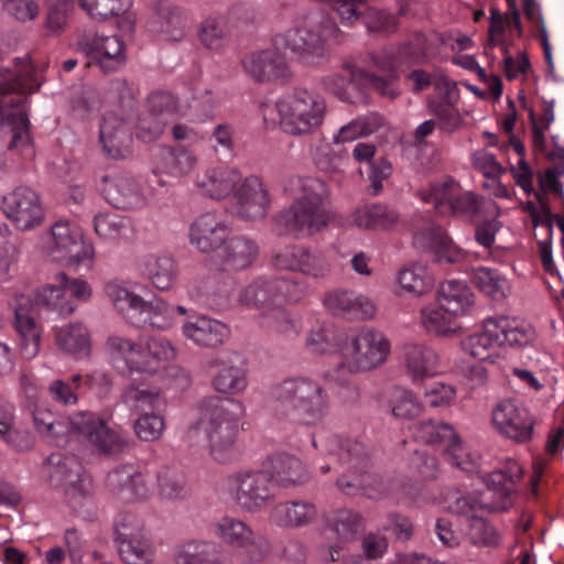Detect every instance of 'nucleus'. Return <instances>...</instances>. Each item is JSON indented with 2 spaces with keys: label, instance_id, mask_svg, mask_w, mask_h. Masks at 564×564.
<instances>
[{
  "label": "nucleus",
  "instance_id": "16",
  "mask_svg": "<svg viewBox=\"0 0 564 564\" xmlns=\"http://www.w3.org/2000/svg\"><path fill=\"white\" fill-rule=\"evenodd\" d=\"M79 47L88 57L87 65L95 64L104 73L118 70L126 63L124 46L117 35L87 32L82 36Z\"/></svg>",
  "mask_w": 564,
  "mask_h": 564
},
{
  "label": "nucleus",
  "instance_id": "10",
  "mask_svg": "<svg viewBox=\"0 0 564 564\" xmlns=\"http://www.w3.org/2000/svg\"><path fill=\"white\" fill-rule=\"evenodd\" d=\"M307 284L293 278L258 279L238 292V302L260 313L278 305L300 302L307 294Z\"/></svg>",
  "mask_w": 564,
  "mask_h": 564
},
{
  "label": "nucleus",
  "instance_id": "42",
  "mask_svg": "<svg viewBox=\"0 0 564 564\" xmlns=\"http://www.w3.org/2000/svg\"><path fill=\"white\" fill-rule=\"evenodd\" d=\"M57 347L75 358L87 357L90 352L88 329L82 323H74L58 328L55 333Z\"/></svg>",
  "mask_w": 564,
  "mask_h": 564
},
{
  "label": "nucleus",
  "instance_id": "13",
  "mask_svg": "<svg viewBox=\"0 0 564 564\" xmlns=\"http://www.w3.org/2000/svg\"><path fill=\"white\" fill-rule=\"evenodd\" d=\"M68 424L70 432L83 435L100 454L113 456L127 448V442L90 411L73 413L68 417Z\"/></svg>",
  "mask_w": 564,
  "mask_h": 564
},
{
  "label": "nucleus",
  "instance_id": "62",
  "mask_svg": "<svg viewBox=\"0 0 564 564\" xmlns=\"http://www.w3.org/2000/svg\"><path fill=\"white\" fill-rule=\"evenodd\" d=\"M128 228V220L112 214H98L94 218L95 232L105 240L113 241L121 238Z\"/></svg>",
  "mask_w": 564,
  "mask_h": 564
},
{
  "label": "nucleus",
  "instance_id": "57",
  "mask_svg": "<svg viewBox=\"0 0 564 564\" xmlns=\"http://www.w3.org/2000/svg\"><path fill=\"white\" fill-rule=\"evenodd\" d=\"M296 272L315 280L324 279L330 272V262L321 250L304 247Z\"/></svg>",
  "mask_w": 564,
  "mask_h": 564
},
{
  "label": "nucleus",
  "instance_id": "56",
  "mask_svg": "<svg viewBox=\"0 0 564 564\" xmlns=\"http://www.w3.org/2000/svg\"><path fill=\"white\" fill-rule=\"evenodd\" d=\"M417 436L426 444L440 446L443 452L458 437L452 425L432 420L420 423Z\"/></svg>",
  "mask_w": 564,
  "mask_h": 564
},
{
  "label": "nucleus",
  "instance_id": "51",
  "mask_svg": "<svg viewBox=\"0 0 564 564\" xmlns=\"http://www.w3.org/2000/svg\"><path fill=\"white\" fill-rule=\"evenodd\" d=\"M471 282L482 293L496 301L505 299L509 289L508 281L503 276L485 267H479L473 271Z\"/></svg>",
  "mask_w": 564,
  "mask_h": 564
},
{
  "label": "nucleus",
  "instance_id": "40",
  "mask_svg": "<svg viewBox=\"0 0 564 564\" xmlns=\"http://www.w3.org/2000/svg\"><path fill=\"white\" fill-rule=\"evenodd\" d=\"M175 564H225L220 547L213 541H186L174 553Z\"/></svg>",
  "mask_w": 564,
  "mask_h": 564
},
{
  "label": "nucleus",
  "instance_id": "50",
  "mask_svg": "<svg viewBox=\"0 0 564 564\" xmlns=\"http://www.w3.org/2000/svg\"><path fill=\"white\" fill-rule=\"evenodd\" d=\"M214 532L224 543L240 547L250 541L253 531L240 519L223 517L215 523Z\"/></svg>",
  "mask_w": 564,
  "mask_h": 564
},
{
  "label": "nucleus",
  "instance_id": "23",
  "mask_svg": "<svg viewBox=\"0 0 564 564\" xmlns=\"http://www.w3.org/2000/svg\"><path fill=\"white\" fill-rule=\"evenodd\" d=\"M210 367H219L212 384L225 394H237L248 386L247 368L243 358L237 352H221L210 360Z\"/></svg>",
  "mask_w": 564,
  "mask_h": 564
},
{
  "label": "nucleus",
  "instance_id": "43",
  "mask_svg": "<svg viewBox=\"0 0 564 564\" xmlns=\"http://www.w3.org/2000/svg\"><path fill=\"white\" fill-rule=\"evenodd\" d=\"M459 187L454 178L446 176L431 182L426 188L419 189L417 196L422 202L432 204L437 213L446 214Z\"/></svg>",
  "mask_w": 564,
  "mask_h": 564
},
{
  "label": "nucleus",
  "instance_id": "9",
  "mask_svg": "<svg viewBox=\"0 0 564 564\" xmlns=\"http://www.w3.org/2000/svg\"><path fill=\"white\" fill-rule=\"evenodd\" d=\"M225 490L242 511L259 512L275 499L272 475L264 469H241L227 476Z\"/></svg>",
  "mask_w": 564,
  "mask_h": 564
},
{
  "label": "nucleus",
  "instance_id": "33",
  "mask_svg": "<svg viewBox=\"0 0 564 564\" xmlns=\"http://www.w3.org/2000/svg\"><path fill=\"white\" fill-rule=\"evenodd\" d=\"M259 247L256 241L245 236L227 238L217 252L220 269L239 271L250 267L257 259Z\"/></svg>",
  "mask_w": 564,
  "mask_h": 564
},
{
  "label": "nucleus",
  "instance_id": "38",
  "mask_svg": "<svg viewBox=\"0 0 564 564\" xmlns=\"http://www.w3.org/2000/svg\"><path fill=\"white\" fill-rule=\"evenodd\" d=\"M140 272L144 279L158 290H169L178 273L177 263L169 254H149L140 263Z\"/></svg>",
  "mask_w": 564,
  "mask_h": 564
},
{
  "label": "nucleus",
  "instance_id": "6",
  "mask_svg": "<svg viewBox=\"0 0 564 564\" xmlns=\"http://www.w3.org/2000/svg\"><path fill=\"white\" fill-rule=\"evenodd\" d=\"M532 330L506 316L489 317L484 322L482 330L462 340V349L475 359L494 362L498 348L502 346H523L532 339Z\"/></svg>",
  "mask_w": 564,
  "mask_h": 564
},
{
  "label": "nucleus",
  "instance_id": "27",
  "mask_svg": "<svg viewBox=\"0 0 564 564\" xmlns=\"http://www.w3.org/2000/svg\"><path fill=\"white\" fill-rule=\"evenodd\" d=\"M324 304L334 315L350 319H369L376 314V305L364 294L337 290L326 295Z\"/></svg>",
  "mask_w": 564,
  "mask_h": 564
},
{
  "label": "nucleus",
  "instance_id": "31",
  "mask_svg": "<svg viewBox=\"0 0 564 564\" xmlns=\"http://www.w3.org/2000/svg\"><path fill=\"white\" fill-rule=\"evenodd\" d=\"M134 360L137 372L155 373L176 356V350L165 337H145L139 343Z\"/></svg>",
  "mask_w": 564,
  "mask_h": 564
},
{
  "label": "nucleus",
  "instance_id": "7",
  "mask_svg": "<svg viewBox=\"0 0 564 564\" xmlns=\"http://www.w3.org/2000/svg\"><path fill=\"white\" fill-rule=\"evenodd\" d=\"M105 292L117 312L133 326L149 325L165 329L172 325L175 308L162 299L144 301L142 296L116 282L107 283Z\"/></svg>",
  "mask_w": 564,
  "mask_h": 564
},
{
  "label": "nucleus",
  "instance_id": "48",
  "mask_svg": "<svg viewBox=\"0 0 564 564\" xmlns=\"http://www.w3.org/2000/svg\"><path fill=\"white\" fill-rule=\"evenodd\" d=\"M159 495L165 500L187 498L188 488L184 473L175 467L164 466L156 474Z\"/></svg>",
  "mask_w": 564,
  "mask_h": 564
},
{
  "label": "nucleus",
  "instance_id": "11",
  "mask_svg": "<svg viewBox=\"0 0 564 564\" xmlns=\"http://www.w3.org/2000/svg\"><path fill=\"white\" fill-rule=\"evenodd\" d=\"M390 341L380 330L364 327L348 335L340 346L343 365L350 372L368 371L386 362Z\"/></svg>",
  "mask_w": 564,
  "mask_h": 564
},
{
  "label": "nucleus",
  "instance_id": "32",
  "mask_svg": "<svg viewBox=\"0 0 564 564\" xmlns=\"http://www.w3.org/2000/svg\"><path fill=\"white\" fill-rule=\"evenodd\" d=\"M401 360L413 381L431 377L437 371V354L421 341H405L402 346Z\"/></svg>",
  "mask_w": 564,
  "mask_h": 564
},
{
  "label": "nucleus",
  "instance_id": "17",
  "mask_svg": "<svg viewBox=\"0 0 564 564\" xmlns=\"http://www.w3.org/2000/svg\"><path fill=\"white\" fill-rule=\"evenodd\" d=\"M492 423L500 434L523 444L531 441L535 420L523 405L513 400H503L492 410Z\"/></svg>",
  "mask_w": 564,
  "mask_h": 564
},
{
  "label": "nucleus",
  "instance_id": "28",
  "mask_svg": "<svg viewBox=\"0 0 564 564\" xmlns=\"http://www.w3.org/2000/svg\"><path fill=\"white\" fill-rule=\"evenodd\" d=\"M228 236L227 225L210 213L200 215L189 229L191 243L204 253L219 251Z\"/></svg>",
  "mask_w": 564,
  "mask_h": 564
},
{
  "label": "nucleus",
  "instance_id": "61",
  "mask_svg": "<svg viewBox=\"0 0 564 564\" xmlns=\"http://www.w3.org/2000/svg\"><path fill=\"white\" fill-rule=\"evenodd\" d=\"M372 65L380 72L384 73L383 76L376 75L379 79H389L388 85H386V89H381L378 87H371L380 95L386 96L388 98H395L399 95V90L395 87L397 74L394 72V62L392 55L389 52L382 51L378 53L371 54Z\"/></svg>",
  "mask_w": 564,
  "mask_h": 564
},
{
  "label": "nucleus",
  "instance_id": "44",
  "mask_svg": "<svg viewBox=\"0 0 564 564\" xmlns=\"http://www.w3.org/2000/svg\"><path fill=\"white\" fill-rule=\"evenodd\" d=\"M523 476V468L512 458H507L501 468L491 471L485 478L487 487L501 498H507L516 490V485Z\"/></svg>",
  "mask_w": 564,
  "mask_h": 564
},
{
  "label": "nucleus",
  "instance_id": "37",
  "mask_svg": "<svg viewBox=\"0 0 564 564\" xmlns=\"http://www.w3.org/2000/svg\"><path fill=\"white\" fill-rule=\"evenodd\" d=\"M317 517L316 506L306 500H291L275 505L271 510L272 520L282 528L306 527Z\"/></svg>",
  "mask_w": 564,
  "mask_h": 564
},
{
  "label": "nucleus",
  "instance_id": "52",
  "mask_svg": "<svg viewBox=\"0 0 564 564\" xmlns=\"http://www.w3.org/2000/svg\"><path fill=\"white\" fill-rule=\"evenodd\" d=\"M160 158L162 170L173 176H183L189 173L197 162L196 156L184 148L163 149Z\"/></svg>",
  "mask_w": 564,
  "mask_h": 564
},
{
  "label": "nucleus",
  "instance_id": "55",
  "mask_svg": "<svg viewBox=\"0 0 564 564\" xmlns=\"http://www.w3.org/2000/svg\"><path fill=\"white\" fill-rule=\"evenodd\" d=\"M382 119L377 115L359 117L343 126L334 135V142L346 143L359 137L372 134L380 126Z\"/></svg>",
  "mask_w": 564,
  "mask_h": 564
},
{
  "label": "nucleus",
  "instance_id": "4",
  "mask_svg": "<svg viewBox=\"0 0 564 564\" xmlns=\"http://www.w3.org/2000/svg\"><path fill=\"white\" fill-rule=\"evenodd\" d=\"M341 34L335 20L322 9L303 10L294 25L274 36L278 48L290 51L292 57L303 66L317 67L330 59L327 42Z\"/></svg>",
  "mask_w": 564,
  "mask_h": 564
},
{
  "label": "nucleus",
  "instance_id": "63",
  "mask_svg": "<svg viewBox=\"0 0 564 564\" xmlns=\"http://www.w3.org/2000/svg\"><path fill=\"white\" fill-rule=\"evenodd\" d=\"M104 100L118 105L124 113L132 111L135 105L133 90L123 78H115L108 83L104 91Z\"/></svg>",
  "mask_w": 564,
  "mask_h": 564
},
{
  "label": "nucleus",
  "instance_id": "22",
  "mask_svg": "<svg viewBox=\"0 0 564 564\" xmlns=\"http://www.w3.org/2000/svg\"><path fill=\"white\" fill-rule=\"evenodd\" d=\"M108 491L123 502L147 499L151 495L148 476L133 465L113 468L106 477Z\"/></svg>",
  "mask_w": 564,
  "mask_h": 564
},
{
  "label": "nucleus",
  "instance_id": "26",
  "mask_svg": "<svg viewBox=\"0 0 564 564\" xmlns=\"http://www.w3.org/2000/svg\"><path fill=\"white\" fill-rule=\"evenodd\" d=\"M14 327L20 336L21 354L26 359L34 358L40 350L41 330L33 316V303L29 296L17 299Z\"/></svg>",
  "mask_w": 564,
  "mask_h": 564
},
{
  "label": "nucleus",
  "instance_id": "20",
  "mask_svg": "<svg viewBox=\"0 0 564 564\" xmlns=\"http://www.w3.org/2000/svg\"><path fill=\"white\" fill-rule=\"evenodd\" d=\"M95 186L105 200L118 209H132L144 203L139 185L129 175L102 174L96 176Z\"/></svg>",
  "mask_w": 564,
  "mask_h": 564
},
{
  "label": "nucleus",
  "instance_id": "64",
  "mask_svg": "<svg viewBox=\"0 0 564 564\" xmlns=\"http://www.w3.org/2000/svg\"><path fill=\"white\" fill-rule=\"evenodd\" d=\"M80 7L95 19H108L124 13L132 0H79Z\"/></svg>",
  "mask_w": 564,
  "mask_h": 564
},
{
  "label": "nucleus",
  "instance_id": "12",
  "mask_svg": "<svg viewBox=\"0 0 564 564\" xmlns=\"http://www.w3.org/2000/svg\"><path fill=\"white\" fill-rule=\"evenodd\" d=\"M47 466L52 486L63 488L72 507L75 508L83 499L93 495V480L84 473L83 466L75 457L52 454L47 459Z\"/></svg>",
  "mask_w": 564,
  "mask_h": 564
},
{
  "label": "nucleus",
  "instance_id": "35",
  "mask_svg": "<svg viewBox=\"0 0 564 564\" xmlns=\"http://www.w3.org/2000/svg\"><path fill=\"white\" fill-rule=\"evenodd\" d=\"M182 330L194 344L210 348L221 345L229 336V329L224 323L206 316H197L185 322Z\"/></svg>",
  "mask_w": 564,
  "mask_h": 564
},
{
  "label": "nucleus",
  "instance_id": "5",
  "mask_svg": "<svg viewBox=\"0 0 564 564\" xmlns=\"http://www.w3.org/2000/svg\"><path fill=\"white\" fill-rule=\"evenodd\" d=\"M269 397L280 420L302 426L319 424L328 413L329 397L317 380L291 376L274 382Z\"/></svg>",
  "mask_w": 564,
  "mask_h": 564
},
{
  "label": "nucleus",
  "instance_id": "3",
  "mask_svg": "<svg viewBox=\"0 0 564 564\" xmlns=\"http://www.w3.org/2000/svg\"><path fill=\"white\" fill-rule=\"evenodd\" d=\"M202 416L191 424L186 441L191 446L208 444L212 457L219 463L231 460L236 455L239 421L245 415L243 403L236 399L205 398Z\"/></svg>",
  "mask_w": 564,
  "mask_h": 564
},
{
  "label": "nucleus",
  "instance_id": "19",
  "mask_svg": "<svg viewBox=\"0 0 564 564\" xmlns=\"http://www.w3.org/2000/svg\"><path fill=\"white\" fill-rule=\"evenodd\" d=\"M389 79H379L376 74L357 67L354 63L346 62L341 65V72L333 73L321 78L324 89L334 94L343 101L354 102L351 90H360L364 86L386 89Z\"/></svg>",
  "mask_w": 564,
  "mask_h": 564
},
{
  "label": "nucleus",
  "instance_id": "25",
  "mask_svg": "<svg viewBox=\"0 0 564 564\" xmlns=\"http://www.w3.org/2000/svg\"><path fill=\"white\" fill-rule=\"evenodd\" d=\"M100 141L106 155L123 160L132 154V134L123 116L106 113L100 124Z\"/></svg>",
  "mask_w": 564,
  "mask_h": 564
},
{
  "label": "nucleus",
  "instance_id": "45",
  "mask_svg": "<svg viewBox=\"0 0 564 564\" xmlns=\"http://www.w3.org/2000/svg\"><path fill=\"white\" fill-rule=\"evenodd\" d=\"M437 302L444 306V310L457 316L473 305L474 295L465 283L451 280L441 284Z\"/></svg>",
  "mask_w": 564,
  "mask_h": 564
},
{
  "label": "nucleus",
  "instance_id": "36",
  "mask_svg": "<svg viewBox=\"0 0 564 564\" xmlns=\"http://www.w3.org/2000/svg\"><path fill=\"white\" fill-rule=\"evenodd\" d=\"M241 175L235 167L215 166L206 170L197 181V185L205 196L214 199L227 197L239 187Z\"/></svg>",
  "mask_w": 564,
  "mask_h": 564
},
{
  "label": "nucleus",
  "instance_id": "59",
  "mask_svg": "<svg viewBox=\"0 0 564 564\" xmlns=\"http://www.w3.org/2000/svg\"><path fill=\"white\" fill-rule=\"evenodd\" d=\"M389 408L397 419H413L419 416L422 411V405L416 397L412 392L399 388L391 390Z\"/></svg>",
  "mask_w": 564,
  "mask_h": 564
},
{
  "label": "nucleus",
  "instance_id": "58",
  "mask_svg": "<svg viewBox=\"0 0 564 564\" xmlns=\"http://www.w3.org/2000/svg\"><path fill=\"white\" fill-rule=\"evenodd\" d=\"M400 286L408 293L422 295L433 286V279L424 265L415 264L399 272Z\"/></svg>",
  "mask_w": 564,
  "mask_h": 564
},
{
  "label": "nucleus",
  "instance_id": "1",
  "mask_svg": "<svg viewBox=\"0 0 564 564\" xmlns=\"http://www.w3.org/2000/svg\"><path fill=\"white\" fill-rule=\"evenodd\" d=\"M6 73L8 75L0 83V170L6 165L4 147L23 159H32L35 154L24 102L26 94L40 88L28 65Z\"/></svg>",
  "mask_w": 564,
  "mask_h": 564
},
{
  "label": "nucleus",
  "instance_id": "14",
  "mask_svg": "<svg viewBox=\"0 0 564 564\" xmlns=\"http://www.w3.org/2000/svg\"><path fill=\"white\" fill-rule=\"evenodd\" d=\"M48 254L54 261L79 265L91 261L94 248L84 242L82 232L75 225L61 220L51 228Z\"/></svg>",
  "mask_w": 564,
  "mask_h": 564
},
{
  "label": "nucleus",
  "instance_id": "8",
  "mask_svg": "<svg viewBox=\"0 0 564 564\" xmlns=\"http://www.w3.org/2000/svg\"><path fill=\"white\" fill-rule=\"evenodd\" d=\"M274 107L283 130L294 135L314 132L322 124L326 112L324 98L301 87L280 98Z\"/></svg>",
  "mask_w": 564,
  "mask_h": 564
},
{
  "label": "nucleus",
  "instance_id": "18",
  "mask_svg": "<svg viewBox=\"0 0 564 564\" xmlns=\"http://www.w3.org/2000/svg\"><path fill=\"white\" fill-rule=\"evenodd\" d=\"M2 210L20 230L40 226L44 218L40 197L28 186H19L2 199Z\"/></svg>",
  "mask_w": 564,
  "mask_h": 564
},
{
  "label": "nucleus",
  "instance_id": "24",
  "mask_svg": "<svg viewBox=\"0 0 564 564\" xmlns=\"http://www.w3.org/2000/svg\"><path fill=\"white\" fill-rule=\"evenodd\" d=\"M237 214L248 220L263 219L270 207V196L263 182L254 176H248L235 192Z\"/></svg>",
  "mask_w": 564,
  "mask_h": 564
},
{
  "label": "nucleus",
  "instance_id": "15",
  "mask_svg": "<svg viewBox=\"0 0 564 564\" xmlns=\"http://www.w3.org/2000/svg\"><path fill=\"white\" fill-rule=\"evenodd\" d=\"M70 295L79 301H87L91 295L88 283L80 279L70 280L64 272L55 276V282L43 286L37 291L36 305L56 311L62 316L70 315L75 305L66 299Z\"/></svg>",
  "mask_w": 564,
  "mask_h": 564
},
{
  "label": "nucleus",
  "instance_id": "29",
  "mask_svg": "<svg viewBox=\"0 0 564 564\" xmlns=\"http://www.w3.org/2000/svg\"><path fill=\"white\" fill-rule=\"evenodd\" d=\"M322 446L323 451L334 457L344 469L366 470L369 465V452L365 444L357 440L330 435Z\"/></svg>",
  "mask_w": 564,
  "mask_h": 564
},
{
  "label": "nucleus",
  "instance_id": "53",
  "mask_svg": "<svg viewBox=\"0 0 564 564\" xmlns=\"http://www.w3.org/2000/svg\"><path fill=\"white\" fill-rule=\"evenodd\" d=\"M83 384V376L72 375L67 380L54 379L47 387L52 401L62 406H72L78 402V392Z\"/></svg>",
  "mask_w": 564,
  "mask_h": 564
},
{
  "label": "nucleus",
  "instance_id": "39",
  "mask_svg": "<svg viewBox=\"0 0 564 564\" xmlns=\"http://www.w3.org/2000/svg\"><path fill=\"white\" fill-rule=\"evenodd\" d=\"M436 87L444 89L442 100H431L429 106L431 111L437 117L442 130L454 132L462 127L463 119L455 108L458 93L455 83L441 80Z\"/></svg>",
  "mask_w": 564,
  "mask_h": 564
},
{
  "label": "nucleus",
  "instance_id": "46",
  "mask_svg": "<svg viewBox=\"0 0 564 564\" xmlns=\"http://www.w3.org/2000/svg\"><path fill=\"white\" fill-rule=\"evenodd\" d=\"M456 315L452 314L441 303L430 304L421 308V324L424 329L437 336H449L458 328Z\"/></svg>",
  "mask_w": 564,
  "mask_h": 564
},
{
  "label": "nucleus",
  "instance_id": "30",
  "mask_svg": "<svg viewBox=\"0 0 564 564\" xmlns=\"http://www.w3.org/2000/svg\"><path fill=\"white\" fill-rule=\"evenodd\" d=\"M149 28L166 41L178 42L186 36V18L177 6L160 0L154 6Z\"/></svg>",
  "mask_w": 564,
  "mask_h": 564
},
{
  "label": "nucleus",
  "instance_id": "47",
  "mask_svg": "<svg viewBox=\"0 0 564 564\" xmlns=\"http://www.w3.org/2000/svg\"><path fill=\"white\" fill-rule=\"evenodd\" d=\"M327 528L338 540L349 542L355 540L364 530V523L357 512L348 509H339L328 516Z\"/></svg>",
  "mask_w": 564,
  "mask_h": 564
},
{
  "label": "nucleus",
  "instance_id": "34",
  "mask_svg": "<svg viewBox=\"0 0 564 564\" xmlns=\"http://www.w3.org/2000/svg\"><path fill=\"white\" fill-rule=\"evenodd\" d=\"M272 482L283 488L296 487L310 479V474L303 462L288 453H275L269 457Z\"/></svg>",
  "mask_w": 564,
  "mask_h": 564
},
{
  "label": "nucleus",
  "instance_id": "49",
  "mask_svg": "<svg viewBox=\"0 0 564 564\" xmlns=\"http://www.w3.org/2000/svg\"><path fill=\"white\" fill-rule=\"evenodd\" d=\"M200 43L208 50L219 51L230 41V29L224 17H209L204 20L198 30Z\"/></svg>",
  "mask_w": 564,
  "mask_h": 564
},
{
  "label": "nucleus",
  "instance_id": "2",
  "mask_svg": "<svg viewBox=\"0 0 564 564\" xmlns=\"http://www.w3.org/2000/svg\"><path fill=\"white\" fill-rule=\"evenodd\" d=\"M283 188L293 196V202L273 219L279 236L304 239L328 225L330 214L323 203L327 188L322 180L292 175L284 181Z\"/></svg>",
  "mask_w": 564,
  "mask_h": 564
},
{
  "label": "nucleus",
  "instance_id": "54",
  "mask_svg": "<svg viewBox=\"0 0 564 564\" xmlns=\"http://www.w3.org/2000/svg\"><path fill=\"white\" fill-rule=\"evenodd\" d=\"M117 549L126 564H150L154 557L152 544L147 535L118 543Z\"/></svg>",
  "mask_w": 564,
  "mask_h": 564
},
{
  "label": "nucleus",
  "instance_id": "21",
  "mask_svg": "<svg viewBox=\"0 0 564 564\" xmlns=\"http://www.w3.org/2000/svg\"><path fill=\"white\" fill-rule=\"evenodd\" d=\"M245 74L256 83L288 80L292 76L290 66L275 50H261L247 53L241 58Z\"/></svg>",
  "mask_w": 564,
  "mask_h": 564
},
{
  "label": "nucleus",
  "instance_id": "41",
  "mask_svg": "<svg viewBox=\"0 0 564 564\" xmlns=\"http://www.w3.org/2000/svg\"><path fill=\"white\" fill-rule=\"evenodd\" d=\"M399 220V214L380 203L364 204L352 213L354 224L361 229L387 230Z\"/></svg>",
  "mask_w": 564,
  "mask_h": 564
},
{
  "label": "nucleus",
  "instance_id": "60",
  "mask_svg": "<svg viewBox=\"0 0 564 564\" xmlns=\"http://www.w3.org/2000/svg\"><path fill=\"white\" fill-rule=\"evenodd\" d=\"M149 112L153 119H161L166 124L173 122L180 112L177 99L170 93L155 91L148 98Z\"/></svg>",
  "mask_w": 564,
  "mask_h": 564
}]
</instances>
